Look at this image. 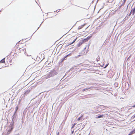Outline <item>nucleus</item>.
Returning a JSON list of instances; mask_svg holds the SVG:
<instances>
[{
    "label": "nucleus",
    "instance_id": "nucleus-1",
    "mask_svg": "<svg viewBox=\"0 0 135 135\" xmlns=\"http://www.w3.org/2000/svg\"><path fill=\"white\" fill-rule=\"evenodd\" d=\"M19 52L22 53H24L26 55H28L27 53L26 52V50L25 48H20L19 49Z\"/></svg>",
    "mask_w": 135,
    "mask_h": 135
},
{
    "label": "nucleus",
    "instance_id": "nucleus-2",
    "mask_svg": "<svg viewBox=\"0 0 135 135\" xmlns=\"http://www.w3.org/2000/svg\"><path fill=\"white\" fill-rule=\"evenodd\" d=\"M91 37V36H88L86 38L82 39L81 40V41L83 43L88 41V40L90 39Z\"/></svg>",
    "mask_w": 135,
    "mask_h": 135
},
{
    "label": "nucleus",
    "instance_id": "nucleus-3",
    "mask_svg": "<svg viewBox=\"0 0 135 135\" xmlns=\"http://www.w3.org/2000/svg\"><path fill=\"white\" fill-rule=\"evenodd\" d=\"M135 12V8H134L133 9H132L131 10L130 15L131 14H132V15H133L134 13Z\"/></svg>",
    "mask_w": 135,
    "mask_h": 135
},
{
    "label": "nucleus",
    "instance_id": "nucleus-4",
    "mask_svg": "<svg viewBox=\"0 0 135 135\" xmlns=\"http://www.w3.org/2000/svg\"><path fill=\"white\" fill-rule=\"evenodd\" d=\"M27 52L28 53H29L31 51L30 48V47H27L26 48Z\"/></svg>",
    "mask_w": 135,
    "mask_h": 135
},
{
    "label": "nucleus",
    "instance_id": "nucleus-5",
    "mask_svg": "<svg viewBox=\"0 0 135 135\" xmlns=\"http://www.w3.org/2000/svg\"><path fill=\"white\" fill-rule=\"evenodd\" d=\"M83 44V43L80 40V42L78 44L77 46L79 47Z\"/></svg>",
    "mask_w": 135,
    "mask_h": 135
},
{
    "label": "nucleus",
    "instance_id": "nucleus-6",
    "mask_svg": "<svg viewBox=\"0 0 135 135\" xmlns=\"http://www.w3.org/2000/svg\"><path fill=\"white\" fill-rule=\"evenodd\" d=\"M104 116L103 115H99L98 116L96 117V118L97 119L103 117Z\"/></svg>",
    "mask_w": 135,
    "mask_h": 135
},
{
    "label": "nucleus",
    "instance_id": "nucleus-7",
    "mask_svg": "<svg viewBox=\"0 0 135 135\" xmlns=\"http://www.w3.org/2000/svg\"><path fill=\"white\" fill-rule=\"evenodd\" d=\"M5 58H4L2 60L0 61V63H5V61L4 60Z\"/></svg>",
    "mask_w": 135,
    "mask_h": 135
},
{
    "label": "nucleus",
    "instance_id": "nucleus-8",
    "mask_svg": "<svg viewBox=\"0 0 135 135\" xmlns=\"http://www.w3.org/2000/svg\"><path fill=\"white\" fill-rule=\"evenodd\" d=\"M48 78H49L52 76V72H50L49 74L47 75Z\"/></svg>",
    "mask_w": 135,
    "mask_h": 135
},
{
    "label": "nucleus",
    "instance_id": "nucleus-9",
    "mask_svg": "<svg viewBox=\"0 0 135 135\" xmlns=\"http://www.w3.org/2000/svg\"><path fill=\"white\" fill-rule=\"evenodd\" d=\"M83 115L81 116L78 119V120L79 121L81 119H82L83 118Z\"/></svg>",
    "mask_w": 135,
    "mask_h": 135
},
{
    "label": "nucleus",
    "instance_id": "nucleus-10",
    "mask_svg": "<svg viewBox=\"0 0 135 135\" xmlns=\"http://www.w3.org/2000/svg\"><path fill=\"white\" fill-rule=\"evenodd\" d=\"M83 27V26L82 25L80 26H79L78 28V29L79 30L82 28Z\"/></svg>",
    "mask_w": 135,
    "mask_h": 135
},
{
    "label": "nucleus",
    "instance_id": "nucleus-11",
    "mask_svg": "<svg viewBox=\"0 0 135 135\" xmlns=\"http://www.w3.org/2000/svg\"><path fill=\"white\" fill-rule=\"evenodd\" d=\"M76 38L72 43H70V44H69L68 45H71V44H72L73 43H74L75 42V41L76 40Z\"/></svg>",
    "mask_w": 135,
    "mask_h": 135
},
{
    "label": "nucleus",
    "instance_id": "nucleus-12",
    "mask_svg": "<svg viewBox=\"0 0 135 135\" xmlns=\"http://www.w3.org/2000/svg\"><path fill=\"white\" fill-rule=\"evenodd\" d=\"M67 57L66 56H65L64 58H63L62 59V61H63L65 60H66V58Z\"/></svg>",
    "mask_w": 135,
    "mask_h": 135
},
{
    "label": "nucleus",
    "instance_id": "nucleus-13",
    "mask_svg": "<svg viewBox=\"0 0 135 135\" xmlns=\"http://www.w3.org/2000/svg\"><path fill=\"white\" fill-rule=\"evenodd\" d=\"M76 124V123H74V124L73 125V126L72 127H71V128H74V127L75 125Z\"/></svg>",
    "mask_w": 135,
    "mask_h": 135
},
{
    "label": "nucleus",
    "instance_id": "nucleus-14",
    "mask_svg": "<svg viewBox=\"0 0 135 135\" xmlns=\"http://www.w3.org/2000/svg\"><path fill=\"white\" fill-rule=\"evenodd\" d=\"M13 128V127L11 128V129H10L9 130H8V132H10L12 130V129Z\"/></svg>",
    "mask_w": 135,
    "mask_h": 135
},
{
    "label": "nucleus",
    "instance_id": "nucleus-15",
    "mask_svg": "<svg viewBox=\"0 0 135 135\" xmlns=\"http://www.w3.org/2000/svg\"><path fill=\"white\" fill-rule=\"evenodd\" d=\"M89 89V88H85V89H84L83 90V91H84L88 89Z\"/></svg>",
    "mask_w": 135,
    "mask_h": 135
},
{
    "label": "nucleus",
    "instance_id": "nucleus-16",
    "mask_svg": "<svg viewBox=\"0 0 135 135\" xmlns=\"http://www.w3.org/2000/svg\"><path fill=\"white\" fill-rule=\"evenodd\" d=\"M108 65V64L106 65H105V67H104V68H106Z\"/></svg>",
    "mask_w": 135,
    "mask_h": 135
},
{
    "label": "nucleus",
    "instance_id": "nucleus-17",
    "mask_svg": "<svg viewBox=\"0 0 135 135\" xmlns=\"http://www.w3.org/2000/svg\"><path fill=\"white\" fill-rule=\"evenodd\" d=\"M132 117L133 118H135V114L133 116H132Z\"/></svg>",
    "mask_w": 135,
    "mask_h": 135
},
{
    "label": "nucleus",
    "instance_id": "nucleus-18",
    "mask_svg": "<svg viewBox=\"0 0 135 135\" xmlns=\"http://www.w3.org/2000/svg\"><path fill=\"white\" fill-rule=\"evenodd\" d=\"M70 54H68V55H67L66 56V57H68V56H70Z\"/></svg>",
    "mask_w": 135,
    "mask_h": 135
},
{
    "label": "nucleus",
    "instance_id": "nucleus-19",
    "mask_svg": "<svg viewBox=\"0 0 135 135\" xmlns=\"http://www.w3.org/2000/svg\"><path fill=\"white\" fill-rule=\"evenodd\" d=\"M18 109V107H16V111Z\"/></svg>",
    "mask_w": 135,
    "mask_h": 135
},
{
    "label": "nucleus",
    "instance_id": "nucleus-20",
    "mask_svg": "<svg viewBox=\"0 0 135 135\" xmlns=\"http://www.w3.org/2000/svg\"><path fill=\"white\" fill-rule=\"evenodd\" d=\"M27 91L25 92V94H26V93H27Z\"/></svg>",
    "mask_w": 135,
    "mask_h": 135
},
{
    "label": "nucleus",
    "instance_id": "nucleus-21",
    "mask_svg": "<svg viewBox=\"0 0 135 135\" xmlns=\"http://www.w3.org/2000/svg\"><path fill=\"white\" fill-rule=\"evenodd\" d=\"M126 0H123L124 2H126Z\"/></svg>",
    "mask_w": 135,
    "mask_h": 135
},
{
    "label": "nucleus",
    "instance_id": "nucleus-22",
    "mask_svg": "<svg viewBox=\"0 0 135 135\" xmlns=\"http://www.w3.org/2000/svg\"><path fill=\"white\" fill-rule=\"evenodd\" d=\"M133 107H135V105H133Z\"/></svg>",
    "mask_w": 135,
    "mask_h": 135
},
{
    "label": "nucleus",
    "instance_id": "nucleus-23",
    "mask_svg": "<svg viewBox=\"0 0 135 135\" xmlns=\"http://www.w3.org/2000/svg\"><path fill=\"white\" fill-rule=\"evenodd\" d=\"M98 112H96V113H98Z\"/></svg>",
    "mask_w": 135,
    "mask_h": 135
},
{
    "label": "nucleus",
    "instance_id": "nucleus-24",
    "mask_svg": "<svg viewBox=\"0 0 135 135\" xmlns=\"http://www.w3.org/2000/svg\"><path fill=\"white\" fill-rule=\"evenodd\" d=\"M128 135H130V134H129Z\"/></svg>",
    "mask_w": 135,
    "mask_h": 135
}]
</instances>
